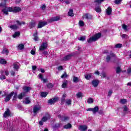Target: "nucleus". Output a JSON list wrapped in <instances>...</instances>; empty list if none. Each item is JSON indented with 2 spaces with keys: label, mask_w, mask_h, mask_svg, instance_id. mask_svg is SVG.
Listing matches in <instances>:
<instances>
[{
  "label": "nucleus",
  "mask_w": 131,
  "mask_h": 131,
  "mask_svg": "<svg viewBox=\"0 0 131 131\" xmlns=\"http://www.w3.org/2000/svg\"><path fill=\"white\" fill-rule=\"evenodd\" d=\"M21 8L20 7H16L14 8L12 7H6L2 10V12L5 15H9L8 12H13V13H17V12H20Z\"/></svg>",
  "instance_id": "1"
},
{
  "label": "nucleus",
  "mask_w": 131,
  "mask_h": 131,
  "mask_svg": "<svg viewBox=\"0 0 131 131\" xmlns=\"http://www.w3.org/2000/svg\"><path fill=\"white\" fill-rule=\"evenodd\" d=\"M13 96H14L13 91L11 92L10 94H8V93L4 92V95H2V97H4L5 102H9Z\"/></svg>",
  "instance_id": "2"
},
{
  "label": "nucleus",
  "mask_w": 131,
  "mask_h": 131,
  "mask_svg": "<svg viewBox=\"0 0 131 131\" xmlns=\"http://www.w3.org/2000/svg\"><path fill=\"white\" fill-rule=\"evenodd\" d=\"M101 37V33H98L97 34H96L93 36L90 37L88 40V42L89 43H91V42H93V41H97V40H98L99 38Z\"/></svg>",
  "instance_id": "3"
},
{
  "label": "nucleus",
  "mask_w": 131,
  "mask_h": 131,
  "mask_svg": "<svg viewBox=\"0 0 131 131\" xmlns=\"http://www.w3.org/2000/svg\"><path fill=\"white\" fill-rule=\"evenodd\" d=\"M41 109V106H40L39 104H38L34 106L33 108V111L34 113H38L39 111H40Z\"/></svg>",
  "instance_id": "4"
},
{
  "label": "nucleus",
  "mask_w": 131,
  "mask_h": 131,
  "mask_svg": "<svg viewBox=\"0 0 131 131\" xmlns=\"http://www.w3.org/2000/svg\"><path fill=\"white\" fill-rule=\"evenodd\" d=\"M74 56V53H70L68 55L64 57L62 59V61H68V60H70L72 57Z\"/></svg>",
  "instance_id": "5"
},
{
  "label": "nucleus",
  "mask_w": 131,
  "mask_h": 131,
  "mask_svg": "<svg viewBox=\"0 0 131 131\" xmlns=\"http://www.w3.org/2000/svg\"><path fill=\"white\" fill-rule=\"evenodd\" d=\"M58 118H60L62 120V121H68L69 119H70V117L66 116H62L61 115H58Z\"/></svg>",
  "instance_id": "6"
},
{
  "label": "nucleus",
  "mask_w": 131,
  "mask_h": 131,
  "mask_svg": "<svg viewBox=\"0 0 131 131\" xmlns=\"http://www.w3.org/2000/svg\"><path fill=\"white\" fill-rule=\"evenodd\" d=\"M48 49V43L44 42L42 43L39 47L40 52H42V51H45V50H47Z\"/></svg>",
  "instance_id": "7"
},
{
  "label": "nucleus",
  "mask_w": 131,
  "mask_h": 131,
  "mask_svg": "<svg viewBox=\"0 0 131 131\" xmlns=\"http://www.w3.org/2000/svg\"><path fill=\"white\" fill-rule=\"evenodd\" d=\"M116 55H115V54H114L113 53L111 52L106 56V62H109L110 60H111V58H116Z\"/></svg>",
  "instance_id": "8"
},
{
  "label": "nucleus",
  "mask_w": 131,
  "mask_h": 131,
  "mask_svg": "<svg viewBox=\"0 0 131 131\" xmlns=\"http://www.w3.org/2000/svg\"><path fill=\"white\" fill-rule=\"evenodd\" d=\"M48 24L47 21H43L42 20H40L38 24V28H42L43 26H46Z\"/></svg>",
  "instance_id": "9"
},
{
  "label": "nucleus",
  "mask_w": 131,
  "mask_h": 131,
  "mask_svg": "<svg viewBox=\"0 0 131 131\" xmlns=\"http://www.w3.org/2000/svg\"><path fill=\"white\" fill-rule=\"evenodd\" d=\"M49 119H51V115L49 114H46L45 116H43L41 120L43 122H46V121H48Z\"/></svg>",
  "instance_id": "10"
},
{
  "label": "nucleus",
  "mask_w": 131,
  "mask_h": 131,
  "mask_svg": "<svg viewBox=\"0 0 131 131\" xmlns=\"http://www.w3.org/2000/svg\"><path fill=\"white\" fill-rule=\"evenodd\" d=\"M59 20H61V17L60 16H55L53 17H52L50 20L49 22H55L56 21H59Z\"/></svg>",
  "instance_id": "11"
},
{
  "label": "nucleus",
  "mask_w": 131,
  "mask_h": 131,
  "mask_svg": "<svg viewBox=\"0 0 131 131\" xmlns=\"http://www.w3.org/2000/svg\"><path fill=\"white\" fill-rule=\"evenodd\" d=\"M58 100H59V98L58 97L50 99L48 101V103L50 105H53V104H55V103H56V102H57V101H58Z\"/></svg>",
  "instance_id": "12"
},
{
  "label": "nucleus",
  "mask_w": 131,
  "mask_h": 131,
  "mask_svg": "<svg viewBox=\"0 0 131 131\" xmlns=\"http://www.w3.org/2000/svg\"><path fill=\"white\" fill-rule=\"evenodd\" d=\"M83 19H88V20L93 19V15L89 13H86L83 15Z\"/></svg>",
  "instance_id": "13"
},
{
  "label": "nucleus",
  "mask_w": 131,
  "mask_h": 131,
  "mask_svg": "<svg viewBox=\"0 0 131 131\" xmlns=\"http://www.w3.org/2000/svg\"><path fill=\"white\" fill-rule=\"evenodd\" d=\"M10 115L11 112L10 111V110H9V108H7L3 115V117H5V118L6 117H9Z\"/></svg>",
  "instance_id": "14"
},
{
  "label": "nucleus",
  "mask_w": 131,
  "mask_h": 131,
  "mask_svg": "<svg viewBox=\"0 0 131 131\" xmlns=\"http://www.w3.org/2000/svg\"><path fill=\"white\" fill-rule=\"evenodd\" d=\"M92 85L94 86V88H97L99 84L100 83V81L99 80H94L92 82Z\"/></svg>",
  "instance_id": "15"
},
{
  "label": "nucleus",
  "mask_w": 131,
  "mask_h": 131,
  "mask_svg": "<svg viewBox=\"0 0 131 131\" xmlns=\"http://www.w3.org/2000/svg\"><path fill=\"white\" fill-rule=\"evenodd\" d=\"M36 23L34 20H32L29 24V27L31 29V28H33V27H35Z\"/></svg>",
  "instance_id": "16"
},
{
  "label": "nucleus",
  "mask_w": 131,
  "mask_h": 131,
  "mask_svg": "<svg viewBox=\"0 0 131 131\" xmlns=\"http://www.w3.org/2000/svg\"><path fill=\"white\" fill-rule=\"evenodd\" d=\"M79 129L81 130V131H85L86 129H88V126L85 125H81L80 126Z\"/></svg>",
  "instance_id": "17"
},
{
  "label": "nucleus",
  "mask_w": 131,
  "mask_h": 131,
  "mask_svg": "<svg viewBox=\"0 0 131 131\" xmlns=\"http://www.w3.org/2000/svg\"><path fill=\"white\" fill-rule=\"evenodd\" d=\"M30 90H31V88L29 86H24L23 88V91L25 93H28Z\"/></svg>",
  "instance_id": "18"
},
{
  "label": "nucleus",
  "mask_w": 131,
  "mask_h": 131,
  "mask_svg": "<svg viewBox=\"0 0 131 131\" xmlns=\"http://www.w3.org/2000/svg\"><path fill=\"white\" fill-rule=\"evenodd\" d=\"M19 64L18 62H15L13 63V67L14 69H15V70H18V69H19Z\"/></svg>",
  "instance_id": "19"
},
{
  "label": "nucleus",
  "mask_w": 131,
  "mask_h": 131,
  "mask_svg": "<svg viewBox=\"0 0 131 131\" xmlns=\"http://www.w3.org/2000/svg\"><path fill=\"white\" fill-rule=\"evenodd\" d=\"M106 11L107 15H111L112 13V8H111L110 7H108Z\"/></svg>",
  "instance_id": "20"
},
{
  "label": "nucleus",
  "mask_w": 131,
  "mask_h": 131,
  "mask_svg": "<svg viewBox=\"0 0 131 131\" xmlns=\"http://www.w3.org/2000/svg\"><path fill=\"white\" fill-rule=\"evenodd\" d=\"M99 111V107L98 106H96L94 108H92V112L94 114H96L97 112Z\"/></svg>",
  "instance_id": "21"
},
{
  "label": "nucleus",
  "mask_w": 131,
  "mask_h": 131,
  "mask_svg": "<svg viewBox=\"0 0 131 131\" xmlns=\"http://www.w3.org/2000/svg\"><path fill=\"white\" fill-rule=\"evenodd\" d=\"M73 82H75L76 83L79 81V79L78 78V77H76L75 76H74L73 78Z\"/></svg>",
  "instance_id": "22"
},
{
  "label": "nucleus",
  "mask_w": 131,
  "mask_h": 131,
  "mask_svg": "<svg viewBox=\"0 0 131 131\" xmlns=\"http://www.w3.org/2000/svg\"><path fill=\"white\" fill-rule=\"evenodd\" d=\"M68 15L69 16H70V17H73L74 16V14H73V10L70 9L69 11L68 12Z\"/></svg>",
  "instance_id": "23"
},
{
  "label": "nucleus",
  "mask_w": 131,
  "mask_h": 131,
  "mask_svg": "<svg viewBox=\"0 0 131 131\" xmlns=\"http://www.w3.org/2000/svg\"><path fill=\"white\" fill-rule=\"evenodd\" d=\"M72 127V125L70 123H68L63 126V127L64 128H66L67 129H68V128H71Z\"/></svg>",
  "instance_id": "24"
},
{
  "label": "nucleus",
  "mask_w": 131,
  "mask_h": 131,
  "mask_svg": "<svg viewBox=\"0 0 131 131\" xmlns=\"http://www.w3.org/2000/svg\"><path fill=\"white\" fill-rule=\"evenodd\" d=\"M33 36H34V40L35 41H38V37L37 36V32H36V33L35 34H34Z\"/></svg>",
  "instance_id": "25"
},
{
  "label": "nucleus",
  "mask_w": 131,
  "mask_h": 131,
  "mask_svg": "<svg viewBox=\"0 0 131 131\" xmlns=\"http://www.w3.org/2000/svg\"><path fill=\"white\" fill-rule=\"evenodd\" d=\"M20 36V33L19 32H16L13 35V37H14V38H16V37H18Z\"/></svg>",
  "instance_id": "26"
},
{
  "label": "nucleus",
  "mask_w": 131,
  "mask_h": 131,
  "mask_svg": "<svg viewBox=\"0 0 131 131\" xmlns=\"http://www.w3.org/2000/svg\"><path fill=\"white\" fill-rule=\"evenodd\" d=\"M25 96V92H23V93H21L19 95H18V98L21 100L23 98V97H24Z\"/></svg>",
  "instance_id": "27"
},
{
  "label": "nucleus",
  "mask_w": 131,
  "mask_h": 131,
  "mask_svg": "<svg viewBox=\"0 0 131 131\" xmlns=\"http://www.w3.org/2000/svg\"><path fill=\"white\" fill-rule=\"evenodd\" d=\"M121 104H126L127 103V100L125 99H121L120 101Z\"/></svg>",
  "instance_id": "28"
},
{
  "label": "nucleus",
  "mask_w": 131,
  "mask_h": 131,
  "mask_svg": "<svg viewBox=\"0 0 131 131\" xmlns=\"http://www.w3.org/2000/svg\"><path fill=\"white\" fill-rule=\"evenodd\" d=\"M122 28L123 29L124 31H127V30H128L127 29V28H128V27L127 26H126L125 24H123L122 25Z\"/></svg>",
  "instance_id": "29"
},
{
  "label": "nucleus",
  "mask_w": 131,
  "mask_h": 131,
  "mask_svg": "<svg viewBox=\"0 0 131 131\" xmlns=\"http://www.w3.org/2000/svg\"><path fill=\"white\" fill-rule=\"evenodd\" d=\"M78 24L80 27H83L84 26V22L82 20H79Z\"/></svg>",
  "instance_id": "30"
},
{
  "label": "nucleus",
  "mask_w": 131,
  "mask_h": 131,
  "mask_svg": "<svg viewBox=\"0 0 131 131\" xmlns=\"http://www.w3.org/2000/svg\"><path fill=\"white\" fill-rule=\"evenodd\" d=\"M95 11L97 13H101V12H102V9H101L100 7H97L95 8Z\"/></svg>",
  "instance_id": "31"
},
{
  "label": "nucleus",
  "mask_w": 131,
  "mask_h": 131,
  "mask_svg": "<svg viewBox=\"0 0 131 131\" xmlns=\"http://www.w3.org/2000/svg\"><path fill=\"white\" fill-rule=\"evenodd\" d=\"M61 126H62V124L56 123L54 125V128H59V127H61Z\"/></svg>",
  "instance_id": "32"
},
{
  "label": "nucleus",
  "mask_w": 131,
  "mask_h": 131,
  "mask_svg": "<svg viewBox=\"0 0 131 131\" xmlns=\"http://www.w3.org/2000/svg\"><path fill=\"white\" fill-rule=\"evenodd\" d=\"M65 98H66V95L63 94L61 99V104H63L65 102Z\"/></svg>",
  "instance_id": "33"
},
{
  "label": "nucleus",
  "mask_w": 131,
  "mask_h": 131,
  "mask_svg": "<svg viewBox=\"0 0 131 131\" xmlns=\"http://www.w3.org/2000/svg\"><path fill=\"white\" fill-rule=\"evenodd\" d=\"M91 77H92V75L90 74L85 75V79H87V80L91 79Z\"/></svg>",
  "instance_id": "34"
},
{
  "label": "nucleus",
  "mask_w": 131,
  "mask_h": 131,
  "mask_svg": "<svg viewBox=\"0 0 131 131\" xmlns=\"http://www.w3.org/2000/svg\"><path fill=\"white\" fill-rule=\"evenodd\" d=\"M24 49V45L23 44H19L18 46V50H23Z\"/></svg>",
  "instance_id": "35"
},
{
  "label": "nucleus",
  "mask_w": 131,
  "mask_h": 131,
  "mask_svg": "<svg viewBox=\"0 0 131 131\" xmlns=\"http://www.w3.org/2000/svg\"><path fill=\"white\" fill-rule=\"evenodd\" d=\"M10 28L11 29H18V26L16 25H11Z\"/></svg>",
  "instance_id": "36"
},
{
  "label": "nucleus",
  "mask_w": 131,
  "mask_h": 131,
  "mask_svg": "<svg viewBox=\"0 0 131 131\" xmlns=\"http://www.w3.org/2000/svg\"><path fill=\"white\" fill-rule=\"evenodd\" d=\"M16 24H17V25H25V22H24V21L20 22V21H19V20H17Z\"/></svg>",
  "instance_id": "37"
},
{
  "label": "nucleus",
  "mask_w": 131,
  "mask_h": 131,
  "mask_svg": "<svg viewBox=\"0 0 131 131\" xmlns=\"http://www.w3.org/2000/svg\"><path fill=\"white\" fill-rule=\"evenodd\" d=\"M93 102H94V99H93V98H89L87 101V103H88L89 104H92V103H93Z\"/></svg>",
  "instance_id": "38"
},
{
  "label": "nucleus",
  "mask_w": 131,
  "mask_h": 131,
  "mask_svg": "<svg viewBox=\"0 0 131 131\" xmlns=\"http://www.w3.org/2000/svg\"><path fill=\"white\" fill-rule=\"evenodd\" d=\"M24 104H29L30 103V100H29V98H26L25 99V101L24 102Z\"/></svg>",
  "instance_id": "39"
},
{
  "label": "nucleus",
  "mask_w": 131,
  "mask_h": 131,
  "mask_svg": "<svg viewBox=\"0 0 131 131\" xmlns=\"http://www.w3.org/2000/svg\"><path fill=\"white\" fill-rule=\"evenodd\" d=\"M0 63L1 64H6L7 63V61L4 59L0 58Z\"/></svg>",
  "instance_id": "40"
},
{
  "label": "nucleus",
  "mask_w": 131,
  "mask_h": 131,
  "mask_svg": "<svg viewBox=\"0 0 131 131\" xmlns=\"http://www.w3.org/2000/svg\"><path fill=\"white\" fill-rule=\"evenodd\" d=\"M47 95H48V93H47V92L41 93V97H43L44 98H46V97H47Z\"/></svg>",
  "instance_id": "41"
},
{
  "label": "nucleus",
  "mask_w": 131,
  "mask_h": 131,
  "mask_svg": "<svg viewBox=\"0 0 131 131\" xmlns=\"http://www.w3.org/2000/svg\"><path fill=\"white\" fill-rule=\"evenodd\" d=\"M47 88H48V89H52V88L54 87V85L51 83H48L47 85Z\"/></svg>",
  "instance_id": "42"
},
{
  "label": "nucleus",
  "mask_w": 131,
  "mask_h": 131,
  "mask_svg": "<svg viewBox=\"0 0 131 131\" xmlns=\"http://www.w3.org/2000/svg\"><path fill=\"white\" fill-rule=\"evenodd\" d=\"M77 98H81V97H82V93H81V92H78L77 94Z\"/></svg>",
  "instance_id": "43"
},
{
  "label": "nucleus",
  "mask_w": 131,
  "mask_h": 131,
  "mask_svg": "<svg viewBox=\"0 0 131 131\" xmlns=\"http://www.w3.org/2000/svg\"><path fill=\"white\" fill-rule=\"evenodd\" d=\"M3 54H6V55H8L9 54V51L6 49H4L2 51Z\"/></svg>",
  "instance_id": "44"
},
{
  "label": "nucleus",
  "mask_w": 131,
  "mask_h": 131,
  "mask_svg": "<svg viewBox=\"0 0 131 131\" xmlns=\"http://www.w3.org/2000/svg\"><path fill=\"white\" fill-rule=\"evenodd\" d=\"M121 37H122V38L127 39V38H128V36L125 34H123L121 35Z\"/></svg>",
  "instance_id": "45"
},
{
  "label": "nucleus",
  "mask_w": 131,
  "mask_h": 131,
  "mask_svg": "<svg viewBox=\"0 0 131 131\" xmlns=\"http://www.w3.org/2000/svg\"><path fill=\"white\" fill-rule=\"evenodd\" d=\"M104 1L105 0H96L95 3H97V4H98L99 5H101Z\"/></svg>",
  "instance_id": "46"
},
{
  "label": "nucleus",
  "mask_w": 131,
  "mask_h": 131,
  "mask_svg": "<svg viewBox=\"0 0 131 131\" xmlns=\"http://www.w3.org/2000/svg\"><path fill=\"white\" fill-rule=\"evenodd\" d=\"M67 105H71V99H68L66 101Z\"/></svg>",
  "instance_id": "47"
},
{
  "label": "nucleus",
  "mask_w": 131,
  "mask_h": 131,
  "mask_svg": "<svg viewBox=\"0 0 131 131\" xmlns=\"http://www.w3.org/2000/svg\"><path fill=\"white\" fill-rule=\"evenodd\" d=\"M100 76H101V77H103V78H105V77H106V73H105L104 72H102L101 73Z\"/></svg>",
  "instance_id": "48"
},
{
  "label": "nucleus",
  "mask_w": 131,
  "mask_h": 131,
  "mask_svg": "<svg viewBox=\"0 0 131 131\" xmlns=\"http://www.w3.org/2000/svg\"><path fill=\"white\" fill-rule=\"evenodd\" d=\"M13 95H14V96L12 98V100H13V101H15L16 100V99H17V93L16 92H15V93L14 92Z\"/></svg>",
  "instance_id": "49"
},
{
  "label": "nucleus",
  "mask_w": 131,
  "mask_h": 131,
  "mask_svg": "<svg viewBox=\"0 0 131 131\" xmlns=\"http://www.w3.org/2000/svg\"><path fill=\"white\" fill-rule=\"evenodd\" d=\"M79 40H81L82 41H83L85 40V36H82L78 38Z\"/></svg>",
  "instance_id": "50"
},
{
  "label": "nucleus",
  "mask_w": 131,
  "mask_h": 131,
  "mask_svg": "<svg viewBox=\"0 0 131 131\" xmlns=\"http://www.w3.org/2000/svg\"><path fill=\"white\" fill-rule=\"evenodd\" d=\"M122 1V0H115V4H116V5H118L120 4V3H121Z\"/></svg>",
  "instance_id": "51"
},
{
  "label": "nucleus",
  "mask_w": 131,
  "mask_h": 131,
  "mask_svg": "<svg viewBox=\"0 0 131 131\" xmlns=\"http://www.w3.org/2000/svg\"><path fill=\"white\" fill-rule=\"evenodd\" d=\"M121 47H122V45L120 43H118L115 45V48H121Z\"/></svg>",
  "instance_id": "52"
},
{
  "label": "nucleus",
  "mask_w": 131,
  "mask_h": 131,
  "mask_svg": "<svg viewBox=\"0 0 131 131\" xmlns=\"http://www.w3.org/2000/svg\"><path fill=\"white\" fill-rule=\"evenodd\" d=\"M123 111V112H126L128 111V108H127L126 106H124Z\"/></svg>",
  "instance_id": "53"
},
{
  "label": "nucleus",
  "mask_w": 131,
  "mask_h": 131,
  "mask_svg": "<svg viewBox=\"0 0 131 131\" xmlns=\"http://www.w3.org/2000/svg\"><path fill=\"white\" fill-rule=\"evenodd\" d=\"M121 71V69H120V68L118 67L116 68V73H119Z\"/></svg>",
  "instance_id": "54"
},
{
  "label": "nucleus",
  "mask_w": 131,
  "mask_h": 131,
  "mask_svg": "<svg viewBox=\"0 0 131 131\" xmlns=\"http://www.w3.org/2000/svg\"><path fill=\"white\" fill-rule=\"evenodd\" d=\"M113 93V91L110 90L108 92V97H111V95H112V93Z\"/></svg>",
  "instance_id": "55"
},
{
  "label": "nucleus",
  "mask_w": 131,
  "mask_h": 131,
  "mask_svg": "<svg viewBox=\"0 0 131 131\" xmlns=\"http://www.w3.org/2000/svg\"><path fill=\"white\" fill-rule=\"evenodd\" d=\"M67 77V74L66 73H64L61 76V78H66Z\"/></svg>",
  "instance_id": "56"
},
{
  "label": "nucleus",
  "mask_w": 131,
  "mask_h": 131,
  "mask_svg": "<svg viewBox=\"0 0 131 131\" xmlns=\"http://www.w3.org/2000/svg\"><path fill=\"white\" fill-rule=\"evenodd\" d=\"M61 86L63 89H65V88H66V86H67V83L66 82L63 83Z\"/></svg>",
  "instance_id": "57"
},
{
  "label": "nucleus",
  "mask_w": 131,
  "mask_h": 131,
  "mask_svg": "<svg viewBox=\"0 0 131 131\" xmlns=\"http://www.w3.org/2000/svg\"><path fill=\"white\" fill-rule=\"evenodd\" d=\"M0 79H6V76L4 75H1L0 76Z\"/></svg>",
  "instance_id": "58"
},
{
  "label": "nucleus",
  "mask_w": 131,
  "mask_h": 131,
  "mask_svg": "<svg viewBox=\"0 0 131 131\" xmlns=\"http://www.w3.org/2000/svg\"><path fill=\"white\" fill-rule=\"evenodd\" d=\"M38 77L39 78H40V79H41V80H42V79H43V76H42V74H39Z\"/></svg>",
  "instance_id": "59"
},
{
  "label": "nucleus",
  "mask_w": 131,
  "mask_h": 131,
  "mask_svg": "<svg viewBox=\"0 0 131 131\" xmlns=\"http://www.w3.org/2000/svg\"><path fill=\"white\" fill-rule=\"evenodd\" d=\"M41 10H46V5H42L41 6Z\"/></svg>",
  "instance_id": "60"
},
{
  "label": "nucleus",
  "mask_w": 131,
  "mask_h": 131,
  "mask_svg": "<svg viewBox=\"0 0 131 131\" xmlns=\"http://www.w3.org/2000/svg\"><path fill=\"white\" fill-rule=\"evenodd\" d=\"M39 124L40 125H43V121H42V120H41V121L39 122Z\"/></svg>",
  "instance_id": "61"
},
{
  "label": "nucleus",
  "mask_w": 131,
  "mask_h": 131,
  "mask_svg": "<svg viewBox=\"0 0 131 131\" xmlns=\"http://www.w3.org/2000/svg\"><path fill=\"white\" fill-rule=\"evenodd\" d=\"M32 70H33V71L36 70V66H33L32 67Z\"/></svg>",
  "instance_id": "62"
},
{
  "label": "nucleus",
  "mask_w": 131,
  "mask_h": 131,
  "mask_svg": "<svg viewBox=\"0 0 131 131\" xmlns=\"http://www.w3.org/2000/svg\"><path fill=\"white\" fill-rule=\"evenodd\" d=\"M31 55H35V51L31 50Z\"/></svg>",
  "instance_id": "63"
},
{
  "label": "nucleus",
  "mask_w": 131,
  "mask_h": 131,
  "mask_svg": "<svg viewBox=\"0 0 131 131\" xmlns=\"http://www.w3.org/2000/svg\"><path fill=\"white\" fill-rule=\"evenodd\" d=\"M127 72L128 74H129V73H131V69L130 68L128 69L127 70Z\"/></svg>",
  "instance_id": "64"
}]
</instances>
